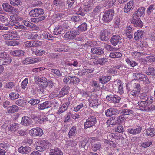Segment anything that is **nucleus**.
<instances>
[{"label": "nucleus", "instance_id": "2f4dec72", "mask_svg": "<svg viewBox=\"0 0 155 155\" xmlns=\"http://www.w3.org/2000/svg\"><path fill=\"white\" fill-rule=\"evenodd\" d=\"M77 134L76 127L73 126L70 129L68 136L69 138H71L72 137L75 136Z\"/></svg>", "mask_w": 155, "mask_h": 155}, {"label": "nucleus", "instance_id": "e2e57ef3", "mask_svg": "<svg viewBox=\"0 0 155 155\" xmlns=\"http://www.w3.org/2000/svg\"><path fill=\"white\" fill-rule=\"evenodd\" d=\"M40 102V100L36 99H31L28 101V103L33 106L38 104Z\"/></svg>", "mask_w": 155, "mask_h": 155}, {"label": "nucleus", "instance_id": "bf43d9fd", "mask_svg": "<svg viewBox=\"0 0 155 155\" xmlns=\"http://www.w3.org/2000/svg\"><path fill=\"white\" fill-rule=\"evenodd\" d=\"M10 3L13 6H18L20 5L21 1L20 0H9Z\"/></svg>", "mask_w": 155, "mask_h": 155}, {"label": "nucleus", "instance_id": "9b49d317", "mask_svg": "<svg viewBox=\"0 0 155 155\" xmlns=\"http://www.w3.org/2000/svg\"><path fill=\"white\" fill-rule=\"evenodd\" d=\"M29 133L31 135L39 137L41 136L43 134L42 129L39 127L32 129L30 130Z\"/></svg>", "mask_w": 155, "mask_h": 155}, {"label": "nucleus", "instance_id": "13d9d810", "mask_svg": "<svg viewBox=\"0 0 155 155\" xmlns=\"http://www.w3.org/2000/svg\"><path fill=\"white\" fill-rule=\"evenodd\" d=\"M81 18L79 15L73 16L71 17V20L74 22H78L81 20Z\"/></svg>", "mask_w": 155, "mask_h": 155}, {"label": "nucleus", "instance_id": "5701e85b", "mask_svg": "<svg viewBox=\"0 0 155 155\" xmlns=\"http://www.w3.org/2000/svg\"><path fill=\"white\" fill-rule=\"evenodd\" d=\"M145 10V8L144 7L138 8L137 11H135L133 14V16H135L139 18L144 13Z\"/></svg>", "mask_w": 155, "mask_h": 155}, {"label": "nucleus", "instance_id": "c9c22d12", "mask_svg": "<svg viewBox=\"0 0 155 155\" xmlns=\"http://www.w3.org/2000/svg\"><path fill=\"white\" fill-rule=\"evenodd\" d=\"M97 41H88L84 45V47L87 48L88 47H92L97 45Z\"/></svg>", "mask_w": 155, "mask_h": 155}, {"label": "nucleus", "instance_id": "4d7b16f0", "mask_svg": "<svg viewBox=\"0 0 155 155\" xmlns=\"http://www.w3.org/2000/svg\"><path fill=\"white\" fill-rule=\"evenodd\" d=\"M42 3L41 1L33 2L30 5L31 7L35 6H40L42 5Z\"/></svg>", "mask_w": 155, "mask_h": 155}, {"label": "nucleus", "instance_id": "37998d69", "mask_svg": "<svg viewBox=\"0 0 155 155\" xmlns=\"http://www.w3.org/2000/svg\"><path fill=\"white\" fill-rule=\"evenodd\" d=\"M116 2L113 0L106 1L104 4V6L107 7V8H110L114 5Z\"/></svg>", "mask_w": 155, "mask_h": 155}, {"label": "nucleus", "instance_id": "052dcab7", "mask_svg": "<svg viewBox=\"0 0 155 155\" xmlns=\"http://www.w3.org/2000/svg\"><path fill=\"white\" fill-rule=\"evenodd\" d=\"M105 60L106 59L104 58H98L97 60V61H96V64H99L101 65H103L104 64L105 62L107 61Z\"/></svg>", "mask_w": 155, "mask_h": 155}, {"label": "nucleus", "instance_id": "39448f33", "mask_svg": "<svg viewBox=\"0 0 155 155\" xmlns=\"http://www.w3.org/2000/svg\"><path fill=\"white\" fill-rule=\"evenodd\" d=\"M135 8H136L135 2L134 1L131 0L125 4L124 10L125 12L128 13L131 12Z\"/></svg>", "mask_w": 155, "mask_h": 155}, {"label": "nucleus", "instance_id": "79ce46f5", "mask_svg": "<svg viewBox=\"0 0 155 155\" xmlns=\"http://www.w3.org/2000/svg\"><path fill=\"white\" fill-rule=\"evenodd\" d=\"M146 135L147 136H150L153 137L155 135V130L152 128L147 129L146 130Z\"/></svg>", "mask_w": 155, "mask_h": 155}, {"label": "nucleus", "instance_id": "f8f14e48", "mask_svg": "<svg viewBox=\"0 0 155 155\" xmlns=\"http://www.w3.org/2000/svg\"><path fill=\"white\" fill-rule=\"evenodd\" d=\"M41 60V58L37 57L36 58H27L23 61V63L25 64H33Z\"/></svg>", "mask_w": 155, "mask_h": 155}, {"label": "nucleus", "instance_id": "7c9ffc66", "mask_svg": "<svg viewBox=\"0 0 155 155\" xmlns=\"http://www.w3.org/2000/svg\"><path fill=\"white\" fill-rule=\"evenodd\" d=\"M24 52L23 51L20 50H17L12 51L10 53L12 55L15 56H20L23 55Z\"/></svg>", "mask_w": 155, "mask_h": 155}, {"label": "nucleus", "instance_id": "20e7f679", "mask_svg": "<svg viewBox=\"0 0 155 155\" xmlns=\"http://www.w3.org/2000/svg\"><path fill=\"white\" fill-rule=\"evenodd\" d=\"M96 121V119L95 117L90 116L86 120L84 123V128L87 129L88 128L92 127L94 125Z\"/></svg>", "mask_w": 155, "mask_h": 155}, {"label": "nucleus", "instance_id": "423d86ee", "mask_svg": "<svg viewBox=\"0 0 155 155\" xmlns=\"http://www.w3.org/2000/svg\"><path fill=\"white\" fill-rule=\"evenodd\" d=\"M110 41L112 45L115 46L122 43V38L118 35H114L111 37Z\"/></svg>", "mask_w": 155, "mask_h": 155}, {"label": "nucleus", "instance_id": "dca6fc26", "mask_svg": "<svg viewBox=\"0 0 155 155\" xmlns=\"http://www.w3.org/2000/svg\"><path fill=\"white\" fill-rule=\"evenodd\" d=\"M51 103L50 101H46L39 104L37 108L39 110H42L51 107Z\"/></svg>", "mask_w": 155, "mask_h": 155}, {"label": "nucleus", "instance_id": "0eeeda50", "mask_svg": "<svg viewBox=\"0 0 155 155\" xmlns=\"http://www.w3.org/2000/svg\"><path fill=\"white\" fill-rule=\"evenodd\" d=\"M133 76L136 78V79L142 81L145 84H148L150 83L149 79L144 74L136 72L134 73Z\"/></svg>", "mask_w": 155, "mask_h": 155}, {"label": "nucleus", "instance_id": "09e8293b", "mask_svg": "<svg viewBox=\"0 0 155 155\" xmlns=\"http://www.w3.org/2000/svg\"><path fill=\"white\" fill-rule=\"evenodd\" d=\"M117 124H121L124 122L125 117L121 114V115L117 117Z\"/></svg>", "mask_w": 155, "mask_h": 155}, {"label": "nucleus", "instance_id": "3c124183", "mask_svg": "<svg viewBox=\"0 0 155 155\" xmlns=\"http://www.w3.org/2000/svg\"><path fill=\"white\" fill-rule=\"evenodd\" d=\"M155 98L150 96H148L145 101L147 104L149 105L154 101Z\"/></svg>", "mask_w": 155, "mask_h": 155}, {"label": "nucleus", "instance_id": "473e14b6", "mask_svg": "<svg viewBox=\"0 0 155 155\" xmlns=\"http://www.w3.org/2000/svg\"><path fill=\"white\" fill-rule=\"evenodd\" d=\"M19 124L18 123H14L11 124L8 127V129L9 130L15 132L19 128Z\"/></svg>", "mask_w": 155, "mask_h": 155}, {"label": "nucleus", "instance_id": "f257e3e1", "mask_svg": "<svg viewBox=\"0 0 155 155\" xmlns=\"http://www.w3.org/2000/svg\"><path fill=\"white\" fill-rule=\"evenodd\" d=\"M44 13V10L41 8H37L32 10L29 12V15L30 17L34 18H31V21L38 23L44 20L46 17L45 16H43L38 17L39 15H42Z\"/></svg>", "mask_w": 155, "mask_h": 155}, {"label": "nucleus", "instance_id": "b1692460", "mask_svg": "<svg viewBox=\"0 0 155 155\" xmlns=\"http://www.w3.org/2000/svg\"><path fill=\"white\" fill-rule=\"evenodd\" d=\"M21 124L24 126L30 125L31 124V118L27 116H24L22 117Z\"/></svg>", "mask_w": 155, "mask_h": 155}, {"label": "nucleus", "instance_id": "ddd939ff", "mask_svg": "<svg viewBox=\"0 0 155 155\" xmlns=\"http://www.w3.org/2000/svg\"><path fill=\"white\" fill-rule=\"evenodd\" d=\"M138 104L139 109L142 111H147L150 109L148 105L145 100L138 102Z\"/></svg>", "mask_w": 155, "mask_h": 155}, {"label": "nucleus", "instance_id": "7ed1b4c3", "mask_svg": "<svg viewBox=\"0 0 155 155\" xmlns=\"http://www.w3.org/2000/svg\"><path fill=\"white\" fill-rule=\"evenodd\" d=\"M79 34V32L78 30L71 29L65 34L64 37L67 40H73Z\"/></svg>", "mask_w": 155, "mask_h": 155}, {"label": "nucleus", "instance_id": "680f3d73", "mask_svg": "<svg viewBox=\"0 0 155 155\" xmlns=\"http://www.w3.org/2000/svg\"><path fill=\"white\" fill-rule=\"evenodd\" d=\"M64 0H54V4L56 6L58 5L64 6Z\"/></svg>", "mask_w": 155, "mask_h": 155}, {"label": "nucleus", "instance_id": "1a4fd4ad", "mask_svg": "<svg viewBox=\"0 0 155 155\" xmlns=\"http://www.w3.org/2000/svg\"><path fill=\"white\" fill-rule=\"evenodd\" d=\"M110 31L108 29H104L101 31L100 33V39L103 41H107L109 40Z\"/></svg>", "mask_w": 155, "mask_h": 155}, {"label": "nucleus", "instance_id": "bb28decb", "mask_svg": "<svg viewBox=\"0 0 155 155\" xmlns=\"http://www.w3.org/2000/svg\"><path fill=\"white\" fill-rule=\"evenodd\" d=\"M69 88L70 87L68 86L64 87L60 91L59 94L58 95V97H61L67 94L68 93V91Z\"/></svg>", "mask_w": 155, "mask_h": 155}, {"label": "nucleus", "instance_id": "a878e982", "mask_svg": "<svg viewBox=\"0 0 155 155\" xmlns=\"http://www.w3.org/2000/svg\"><path fill=\"white\" fill-rule=\"evenodd\" d=\"M145 34L144 31L141 30H139L134 34V39L137 41L142 38Z\"/></svg>", "mask_w": 155, "mask_h": 155}, {"label": "nucleus", "instance_id": "9d476101", "mask_svg": "<svg viewBox=\"0 0 155 155\" xmlns=\"http://www.w3.org/2000/svg\"><path fill=\"white\" fill-rule=\"evenodd\" d=\"M16 33L15 31H12L11 33L4 34L3 36L5 39L17 40L19 37L17 36Z\"/></svg>", "mask_w": 155, "mask_h": 155}, {"label": "nucleus", "instance_id": "de8ad7c7", "mask_svg": "<svg viewBox=\"0 0 155 155\" xmlns=\"http://www.w3.org/2000/svg\"><path fill=\"white\" fill-rule=\"evenodd\" d=\"M155 9V6L154 5H150L147 11V12L148 15H150L154 13Z\"/></svg>", "mask_w": 155, "mask_h": 155}, {"label": "nucleus", "instance_id": "a19ab883", "mask_svg": "<svg viewBox=\"0 0 155 155\" xmlns=\"http://www.w3.org/2000/svg\"><path fill=\"white\" fill-rule=\"evenodd\" d=\"M79 31H85L87 29V25L85 23H83L80 25L77 28Z\"/></svg>", "mask_w": 155, "mask_h": 155}, {"label": "nucleus", "instance_id": "f704fd0d", "mask_svg": "<svg viewBox=\"0 0 155 155\" xmlns=\"http://www.w3.org/2000/svg\"><path fill=\"white\" fill-rule=\"evenodd\" d=\"M145 73L149 75L155 76V68L151 66L149 67L148 69L146 71Z\"/></svg>", "mask_w": 155, "mask_h": 155}, {"label": "nucleus", "instance_id": "393cba45", "mask_svg": "<svg viewBox=\"0 0 155 155\" xmlns=\"http://www.w3.org/2000/svg\"><path fill=\"white\" fill-rule=\"evenodd\" d=\"M50 155H63V153L59 148H55L50 149L49 151Z\"/></svg>", "mask_w": 155, "mask_h": 155}, {"label": "nucleus", "instance_id": "6e6552de", "mask_svg": "<svg viewBox=\"0 0 155 155\" xmlns=\"http://www.w3.org/2000/svg\"><path fill=\"white\" fill-rule=\"evenodd\" d=\"M2 6L4 10L6 12L10 13L12 14H15L16 13H17V9L16 8L11 6L8 3H3Z\"/></svg>", "mask_w": 155, "mask_h": 155}, {"label": "nucleus", "instance_id": "8fccbe9b", "mask_svg": "<svg viewBox=\"0 0 155 155\" xmlns=\"http://www.w3.org/2000/svg\"><path fill=\"white\" fill-rule=\"evenodd\" d=\"M32 53L35 54L37 56H40L45 53V51L44 50H39L36 51H33L32 50Z\"/></svg>", "mask_w": 155, "mask_h": 155}, {"label": "nucleus", "instance_id": "338daca9", "mask_svg": "<svg viewBox=\"0 0 155 155\" xmlns=\"http://www.w3.org/2000/svg\"><path fill=\"white\" fill-rule=\"evenodd\" d=\"M50 71L58 76L61 77L62 76L61 73L60 72V71L59 70L51 68V69Z\"/></svg>", "mask_w": 155, "mask_h": 155}, {"label": "nucleus", "instance_id": "a18cd8bd", "mask_svg": "<svg viewBox=\"0 0 155 155\" xmlns=\"http://www.w3.org/2000/svg\"><path fill=\"white\" fill-rule=\"evenodd\" d=\"M63 31V29L61 28V25L56 26L53 31V34L55 35L61 34Z\"/></svg>", "mask_w": 155, "mask_h": 155}, {"label": "nucleus", "instance_id": "f3484780", "mask_svg": "<svg viewBox=\"0 0 155 155\" xmlns=\"http://www.w3.org/2000/svg\"><path fill=\"white\" fill-rule=\"evenodd\" d=\"M142 128L141 125L137 126L135 128H131L130 129H128V132L134 135L136 134H139L141 132Z\"/></svg>", "mask_w": 155, "mask_h": 155}, {"label": "nucleus", "instance_id": "0e129e2a", "mask_svg": "<svg viewBox=\"0 0 155 155\" xmlns=\"http://www.w3.org/2000/svg\"><path fill=\"white\" fill-rule=\"evenodd\" d=\"M71 114V113L70 112L67 113L65 116L64 119V122H68L69 121Z\"/></svg>", "mask_w": 155, "mask_h": 155}, {"label": "nucleus", "instance_id": "774afa93", "mask_svg": "<svg viewBox=\"0 0 155 155\" xmlns=\"http://www.w3.org/2000/svg\"><path fill=\"white\" fill-rule=\"evenodd\" d=\"M67 109V106H66L65 105H64L63 104L60 107L58 112L59 113H61L65 111Z\"/></svg>", "mask_w": 155, "mask_h": 155}, {"label": "nucleus", "instance_id": "c756f323", "mask_svg": "<svg viewBox=\"0 0 155 155\" xmlns=\"http://www.w3.org/2000/svg\"><path fill=\"white\" fill-rule=\"evenodd\" d=\"M70 84L74 85L78 84L80 81V79L74 76H70Z\"/></svg>", "mask_w": 155, "mask_h": 155}, {"label": "nucleus", "instance_id": "69168bd1", "mask_svg": "<svg viewBox=\"0 0 155 155\" xmlns=\"http://www.w3.org/2000/svg\"><path fill=\"white\" fill-rule=\"evenodd\" d=\"M125 60L126 62L128 64H130L131 67H134L137 65V63L135 61H131L129 58L126 59Z\"/></svg>", "mask_w": 155, "mask_h": 155}, {"label": "nucleus", "instance_id": "cd10ccee", "mask_svg": "<svg viewBox=\"0 0 155 155\" xmlns=\"http://www.w3.org/2000/svg\"><path fill=\"white\" fill-rule=\"evenodd\" d=\"M111 79L110 76H102L99 79V82L102 84H105L108 82Z\"/></svg>", "mask_w": 155, "mask_h": 155}, {"label": "nucleus", "instance_id": "f03ea898", "mask_svg": "<svg viewBox=\"0 0 155 155\" xmlns=\"http://www.w3.org/2000/svg\"><path fill=\"white\" fill-rule=\"evenodd\" d=\"M114 13V11L112 9L105 11L103 16V21L106 23L111 21L113 19Z\"/></svg>", "mask_w": 155, "mask_h": 155}, {"label": "nucleus", "instance_id": "4c0bfd02", "mask_svg": "<svg viewBox=\"0 0 155 155\" xmlns=\"http://www.w3.org/2000/svg\"><path fill=\"white\" fill-rule=\"evenodd\" d=\"M40 143L42 146L45 148V149L51 147L52 144L47 140H40Z\"/></svg>", "mask_w": 155, "mask_h": 155}, {"label": "nucleus", "instance_id": "c85d7f7f", "mask_svg": "<svg viewBox=\"0 0 155 155\" xmlns=\"http://www.w3.org/2000/svg\"><path fill=\"white\" fill-rule=\"evenodd\" d=\"M119 113L120 114L122 115V116L124 117L125 116L130 115L131 114H133V111L129 109H122L119 111Z\"/></svg>", "mask_w": 155, "mask_h": 155}, {"label": "nucleus", "instance_id": "a211bd4d", "mask_svg": "<svg viewBox=\"0 0 155 155\" xmlns=\"http://www.w3.org/2000/svg\"><path fill=\"white\" fill-rule=\"evenodd\" d=\"M47 79L44 77L41 78V80H40V82L41 83L40 88V90L43 93L44 92V89H45L48 85V83L47 81ZM43 94H44V93Z\"/></svg>", "mask_w": 155, "mask_h": 155}, {"label": "nucleus", "instance_id": "4be33fe9", "mask_svg": "<svg viewBox=\"0 0 155 155\" xmlns=\"http://www.w3.org/2000/svg\"><path fill=\"white\" fill-rule=\"evenodd\" d=\"M89 105L91 107L97 106L99 104L98 103L97 97H91V99H88Z\"/></svg>", "mask_w": 155, "mask_h": 155}, {"label": "nucleus", "instance_id": "2eb2a0df", "mask_svg": "<svg viewBox=\"0 0 155 155\" xmlns=\"http://www.w3.org/2000/svg\"><path fill=\"white\" fill-rule=\"evenodd\" d=\"M131 23L134 25L135 27L141 28L143 26V23L139 17L133 16L131 21Z\"/></svg>", "mask_w": 155, "mask_h": 155}, {"label": "nucleus", "instance_id": "72a5a7b5", "mask_svg": "<svg viewBox=\"0 0 155 155\" xmlns=\"http://www.w3.org/2000/svg\"><path fill=\"white\" fill-rule=\"evenodd\" d=\"M101 8V7L100 6H96L92 12V15L94 18L98 17L99 16V13Z\"/></svg>", "mask_w": 155, "mask_h": 155}, {"label": "nucleus", "instance_id": "aec40b11", "mask_svg": "<svg viewBox=\"0 0 155 155\" xmlns=\"http://www.w3.org/2000/svg\"><path fill=\"white\" fill-rule=\"evenodd\" d=\"M104 49L101 47H96L92 48L91 50V52L93 54L97 55H101L104 53Z\"/></svg>", "mask_w": 155, "mask_h": 155}, {"label": "nucleus", "instance_id": "864d4df0", "mask_svg": "<svg viewBox=\"0 0 155 155\" xmlns=\"http://www.w3.org/2000/svg\"><path fill=\"white\" fill-rule=\"evenodd\" d=\"M147 96V92H144L139 94L138 97L141 101H143L145 100Z\"/></svg>", "mask_w": 155, "mask_h": 155}, {"label": "nucleus", "instance_id": "4468645a", "mask_svg": "<svg viewBox=\"0 0 155 155\" xmlns=\"http://www.w3.org/2000/svg\"><path fill=\"white\" fill-rule=\"evenodd\" d=\"M119 113V111L117 109L110 108L105 111L106 115L107 117H111L113 115H116Z\"/></svg>", "mask_w": 155, "mask_h": 155}, {"label": "nucleus", "instance_id": "49530a36", "mask_svg": "<svg viewBox=\"0 0 155 155\" xmlns=\"http://www.w3.org/2000/svg\"><path fill=\"white\" fill-rule=\"evenodd\" d=\"M4 58L3 60V61L2 63V64L3 65H7L9 64L12 61V59L9 57V54L8 56Z\"/></svg>", "mask_w": 155, "mask_h": 155}, {"label": "nucleus", "instance_id": "58836bf2", "mask_svg": "<svg viewBox=\"0 0 155 155\" xmlns=\"http://www.w3.org/2000/svg\"><path fill=\"white\" fill-rule=\"evenodd\" d=\"M130 88H132V87H134L133 89L136 90L138 92H140L141 87L140 84L138 83H135L134 84H131L130 85Z\"/></svg>", "mask_w": 155, "mask_h": 155}, {"label": "nucleus", "instance_id": "e433bc0d", "mask_svg": "<svg viewBox=\"0 0 155 155\" xmlns=\"http://www.w3.org/2000/svg\"><path fill=\"white\" fill-rule=\"evenodd\" d=\"M18 110V107L14 105L9 106L7 108V111L9 113H12L17 111Z\"/></svg>", "mask_w": 155, "mask_h": 155}, {"label": "nucleus", "instance_id": "c03bdc74", "mask_svg": "<svg viewBox=\"0 0 155 155\" xmlns=\"http://www.w3.org/2000/svg\"><path fill=\"white\" fill-rule=\"evenodd\" d=\"M117 117H111L109 119H108L107 122V124L109 125H114L116 124H117Z\"/></svg>", "mask_w": 155, "mask_h": 155}, {"label": "nucleus", "instance_id": "412c9836", "mask_svg": "<svg viewBox=\"0 0 155 155\" xmlns=\"http://www.w3.org/2000/svg\"><path fill=\"white\" fill-rule=\"evenodd\" d=\"M31 148L28 146L25 147L21 146L18 150V151L20 153L22 154H27L29 153L31 151Z\"/></svg>", "mask_w": 155, "mask_h": 155}, {"label": "nucleus", "instance_id": "5fc2aeb1", "mask_svg": "<svg viewBox=\"0 0 155 155\" xmlns=\"http://www.w3.org/2000/svg\"><path fill=\"white\" fill-rule=\"evenodd\" d=\"M101 145L99 143H97L93 145L92 147V150L94 152H96L100 149Z\"/></svg>", "mask_w": 155, "mask_h": 155}, {"label": "nucleus", "instance_id": "6ab92c4d", "mask_svg": "<svg viewBox=\"0 0 155 155\" xmlns=\"http://www.w3.org/2000/svg\"><path fill=\"white\" fill-rule=\"evenodd\" d=\"M106 98L107 100L114 103H119L120 99L119 96L117 95L111 94L107 95Z\"/></svg>", "mask_w": 155, "mask_h": 155}, {"label": "nucleus", "instance_id": "6e6d98bb", "mask_svg": "<svg viewBox=\"0 0 155 155\" xmlns=\"http://www.w3.org/2000/svg\"><path fill=\"white\" fill-rule=\"evenodd\" d=\"M129 93L130 94L133 96L136 97L139 94L140 92H138L136 90L133 89L132 88L130 89L129 90Z\"/></svg>", "mask_w": 155, "mask_h": 155}, {"label": "nucleus", "instance_id": "603ef678", "mask_svg": "<svg viewBox=\"0 0 155 155\" xmlns=\"http://www.w3.org/2000/svg\"><path fill=\"white\" fill-rule=\"evenodd\" d=\"M19 95L17 93L12 92L9 94V97L12 100H14L19 98Z\"/></svg>", "mask_w": 155, "mask_h": 155}, {"label": "nucleus", "instance_id": "ea45409f", "mask_svg": "<svg viewBox=\"0 0 155 155\" xmlns=\"http://www.w3.org/2000/svg\"><path fill=\"white\" fill-rule=\"evenodd\" d=\"M152 143L153 141L152 140L142 142L140 143V147H142L144 149H146L152 145Z\"/></svg>", "mask_w": 155, "mask_h": 155}]
</instances>
